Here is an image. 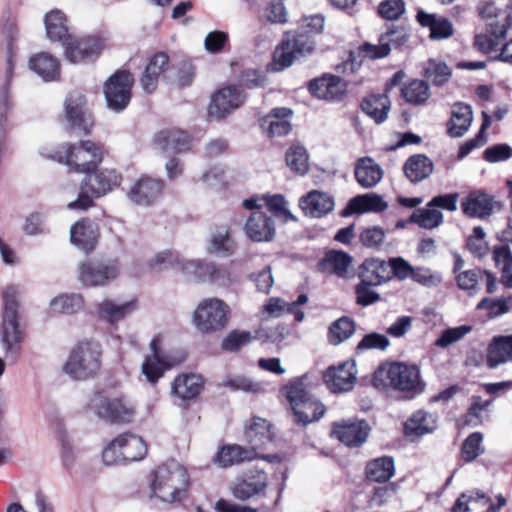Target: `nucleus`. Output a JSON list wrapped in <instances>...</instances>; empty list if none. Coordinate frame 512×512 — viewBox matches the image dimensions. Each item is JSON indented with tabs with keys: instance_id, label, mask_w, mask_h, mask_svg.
<instances>
[{
	"instance_id": "obj_1",
	"label": "nucleus",
	"mask_w": 512,
	"mask_h": 512,
	"mask_svg": "<svg viewBox=\"0 0 512 512\" xmlns=\"http://www.w3.org/2000/svg\"><path fill=\"white\" fill-rule=\"evenodd\" d=\"M4 301L0 325V343L7 358L16 359L25 339V326L22 323L21 290L9 285L2 292Z\"/></svg>"
},
{
	"instance_id": "obj_2",
	"label": "nucleus",
	"mask_w": 512,
	"mask_h": 512,
	"mask_svg": "<svg viewBox=\"0 0 512 512\" xmlns=\"http://www.w3.org/2000/svg\"><path fill=\"white\" fill-rule=\"evenodd\" d=\"M373 385L381 391L394 390L414 397L425 389L417 365L403 362H386L374 373Z\"/></svg>"
},
{
	"instance_id": "obj_3",
	"label": "nucleus",
	"mask_w": 512,
	"mask_h": 512,
	"mask_svg": "<svg viewBox=\"0 0 512 512\" xmlns=\"http://www.w3.org/2000/svg\"><path fill=\"white\" fill-rule=\"evenodd\" d=\"M189 485V475L186 468L172 460L159 465L154 471L150 485L151 497L165 503L180 501Z\"/></svg>"
},
{
	"instance_id": "obj_4",
	"label": "nucleus",
	"mask_w": 512,
	"mask_h": 512,
	"mask_svg": "<svg viewBox=\"0 0 512 512\" xmlns=\"http://www.w3.org/2000/svg\"><path fill=\"white\" fill-rule=\"evenodd\" d=\"M101 344L93 340L77 343L62 366L64 374L75 380H88L94 377L102 366Z\"/></svg>"
},
{
	"instance_id": "obj_5",
	"label": "nucleus",
	"mask_w": 512,
	"mask_h": 512,
	"mask_svg": "<svg viewBox=\"0 0 512 512\" xmlns=\"http://www.w3.org/2000/svg\"><path fill=\"white\" fill-rule=\"evenodd\" d=\"M51 157L78 173H90L104 158L103 148L91 141L82 140L74 144L61 145Z\"/></svg>"
},
{
	"instance_id": "obj_6",
	"label": "nucleus",
	"mask_w": 512,
	"mask_h": 512,
	"mask_svg": "<svg viewBox=\"0 0 512 512\" xmlns=\"http://www.w3.org/2000/svg\"><path fill=\"white\" fill-rule=\"evenodd\" d=\"M121 174L113 168H95L87 173L81 186L77 200L68 203L71 210H86L93 204V197H101L111 192L121 184Z\"/></svg>"
},
{
	"instance_id": "obj_7",
	"label": "nucleus",
	"mask_w": 512,
	"mask_h": 512,
	"mask_svg": "<svg viewBox=\"0 0 512 512\" xmlns=\"http://www.w3.org/2000/svg\"><path fill=\"white\" fill-rule=\"evenodd\" d=\"M109 37L104 34L75 36L64 40V56L72 64H87L96 61L109 48Z\"/></svg>"
},
{
	"instance_id": "obj_8",
	"label": "nucleus",
	"mask_w": 512,
	"mask_h": 512,
	"mask_svg": "<svg viewBox=\"0 0 512 512\" xmlns=\"http://www.w3.org/2000/svg\"><path fill=\"white\" fill-rule=\"evenodd\" d=\"M230 313L229 305L222 299L206 298L197 305L192 321L199 332L215 333L227 326Z\"/></svg>"
},
{
	"instance_id": "obj_9",
	"label": "nucleus",
	"mask_w": 512,
	"mask_h": 512,
	"mask_svg": "<svg viewBox=\"0 0 512 512\" xmlns=\"http://www.w3.org/2000/svg\"><path fill=\"white\" fill-rule=\"evenodd\" d=\"M122 271L119 259L88 260L78 265L77 279L83 287H106L116 281Z\"/></svg>"
},
{
	"instance_id": "obj_10",
	"label": "nucleus",
	"mask_w": 512,
	"mask_h": 512,
	"mask_svg": "<svg viewBox=\"0 0 512 512\" xmlns=\"http://www.w3.org/2000/svg\"><path fill=\"white\" fill-rule=\"evenodd\" d=\"M88 408L99 419L110 423H128L135 414L134 406L125 398L105 393L92 395Z\"/></svg>"
},
{
	"instance_id": "obj_11",
	"label": "nucleus",
	"mask_w": 512,
	"mask_h": 512,
	"mask_svg": "<svg viewBox=\"0 0 512 512\" xmlns=\"http://www.w3.org/2000/svg\"><path fill=\"white\" fill-rule=\"evenodd\" d=\"M315 46V41L307 33L287 36L274 52L273 69L281 71L290 67L296 60L312 54Z\"/></svg>"
},
{
	"instance_id": "obj_12",
	"label": "nucleus",
	"mask_w": 512,
	"mask_h": 512,
	"mask_svg": "<svg viewBox=\"0 0 512 512\" xmlns=\"http://www.w3.org/2000/svg\"><path fill=\"white\" fill-rule=\"evenodd\" d=\"M134 84L133 75L125 70H118L104 83L103 92L107 107L116 112L125 110L131 100Z\"/></svg>"
},
{
	"instance_id": "obj_13",
	"label": "nucleus",
	"mask_w": 512,
	"mask_h": 512,
	"mask_svg": "<svg viewBox=\"0 0 512 512\" xmlns=\"http://www.w3.org/2000/svg\"><path fill=\"white\" fill-rule=\"evenodd\" d=\"M163 342L164 335H155L149 343L150 353L144 357L141 364V374L152 385H155L174 365L172 359L162 350Z\"/></svg>"
},
{
	"instance_id": "obj_14",
	"label": "nucleus",
	"mask_w": 512,
	"mask_h": 512,
	"mask_svg": "<svg viewBox=\"0 0 512 512\" xmlns=\"http://www.w3.org/2000/svg\"><path fill=\"white\" fill-rule=\"evenodd\" d=\"M246 95L238 86L228 85L217 90L211 97L208 114L220 120L239 109L245 102Z\"/></svg>"
},
{
	"instance_id": "obj_15",
	"label": "nucleus",
	"mask_w": 512,
	"mask_h": 512,
	"mask_svg": "<svg viewBox=\"0 0 512 512\" xmlns=\"http://www.w3.org/2000/svg\"><path fill=\"white\" fill-rule=\"evenodd\" d=\"M64 114L71 128H78L88 133L93 126L92 117L87 110L86 98L79 91H72L66 96Z\"/></svg>"
},
{
	"instance_id": "obj_16",
	"label": "nucleus",
	"mask_w": 512,
	"mask_h": 512,
	"mask_svg": "<svg viewBox=\"0 0 512 512\" xmlns=\"http://www.w3.org/2000/svg\"><path fill=\"white\" fill-rule=\"evenodd\" d=\"M310 93L318 99L340 102L347 93V83L339 76L324 74L309 83Z\"/></svg>"
},
{
	"instance_id": "obj_17",
	"label": "nucleus",
	"mask_w": 512,
	"mask_h": 512,
	"mask_svg": "<svg viewBox=\"0 0 512 512\" xmlns=\"http://www.w3.org/2000/svg\"><path fill=\"white\" fill-rule=\"evenodd\" d=\"M94 309L97 318L112 326H116L138 309V302L135 299H131L117 303L113 299L105 298L95 303Z\"/></svg>"
},
{
	"instance_id": "obj_18",
	"label": "nucleus",
	"mask_w": 512,
	"mask_h": 512,
	"mask_svg": "<svg viewBox=\"0 0 512 512\" xmlns=\"http://www.w3.org/2000/svg\"><path fill=\"white\" fill-rule=\"evenodd\" d=\"M257 458H262L270 462L279 460L277 455H260L258 452L253 450H247L245 447L232 444L221 447L214 455L212 461L215 465L221 468H227L245 461H252Z\"/></svg>"
},
{
	"instance_id": "obj_19",
	"label": "nucleus",
	"mask_w": 512,
	"mask_h": 512,
	"mask_svg": "<svg viewBox=\"0 0 512 512\" xmlns=\"http://www.w3.org/2000/svg\"><path fill=\"white\" fill-rule=\"evenodd\" d=\"M333 198L326 192L312 190L299 199V207L303 213L312 218H321L334 209Z\"/></svg>"
},
{
	"instance_id": "obj_20",
	"label": "nucleus",
	"mask_w": 512,
	"mask_h": 512,
	"mask_svg": "<svg viewBox=\"0 0 512 512\" xmlns=\"http://www.w3.org/2000/svg\"><path fill=\"white\" fill-rule=\"evenodd\" d=\"M293 111L286 107L274 108L269 114L259 120L262 132L269 137L287 135L292 126L290 118Z\"/></svg>"
},
{
	"instance_id": "obj_21",
	"label": "nucleus",
	"mask_w": 512,
	"mask_h": 512,
	"mask_svg": "<svg viewBox=\"0 0 512 512\" xmlns=\"http://www.w3.org/2000/svg\"><path fill=\"white\" fill-rule=\"evenodd\" d=\"M408 39L403 29L389 30L380 39V43L373 45L365 43L359 48V54L369 59H379L389 55L391 45H401Z\"/></svg>"
},
{
	"instance_id": "obj_22",
	"label": "nucleus",
	"mask_w": 512,
	"mask_h": 512,
	"mask_svg": "<svg viewBox=\"0 0 512 512\" xmlns=\"http://www.w3.org/2000/svg\"><path fill=\"white\" fill-rule=\"evenodd\" d=\"M508 30H512V26L507 20V14L501 23L487 22L486 32L477 34L475 37V47L482 52L496 51Z\"/></svg>"
},
{
	"instance_id": "obj_23",
	"label": "nucleus",
	"mask_w": 512,
	"mask_h": 512,
	"mask_svg": "<svg viewBox=\"0 0 512 512\" xmlns=\"http://www.w3.org/2000/svg\"><path fill=\"white\" fill-rule=\"evenodd\" d=\"M163 182L158 179L143 177L136 181L128 192V198L142 206H148L160 197Z\"/></svg>"
},
{
	"instance_id": "obj_24",
	"label": "nucleus",
	"mask_w": 512,
	"mask_h": 512,
	"mask_svg": "<svg viewBox=\"0 0 512 512\" xmlns=\"http://www.w3.org/2000/svg\"><path fill=\"white\" fill-rule=\"evenodd\" d=\"M268 486V476L262 470H250L234 486L233 494L240 500H247L265 491Z\"/></svg>"
},
{
	"instance_id": "obj_25",
	"label": "nucleus",
	"mask_w": 512,
	"mask_h": 512,
	"mask_svg": "<svg viewBox=\"0 0 512 512\" xmlns=\"http://www.w3.org/2000/svg\"><path fill=\"white\" fill-rule=\"evenodd\" d=\"M315 385L312 375L306 373L302 376L291 379L283 388L282 393L289 402L292 409L313 397L311 390Z\"/></svg>"
},
{
	"instance_id": "obj_26",
	"label": "nucleus",
	"mask_w": 512,
	"mask_h": 512,
	"mask_svg": "<svg viewBox=\"0 0 512 512\" xmlns=\"http://www.w3.org/2000/svg\"><path fill=\"white\" fill-rule=\"evenodd\" d=\"M169 69V56L164 52H158L152 56L140 78L142 89L146 93H152L156 90L160 79Z\"/></svg>"
},
{
	"instance_id": "obj_27",
	"label": "nucleus",
	"mask_w": 512,
	"mask_h": 512,
	"mask_svg": "<svg viewBox=\"0 0 512 512\" xmlns=\"http://www.w3.org/2000/svg\"><path fill=\"white\" fill-rule=\"evenodd\" d=\"M323 381L332 393L348 392L352 388V362L330 366L323 372Z\"/></svg>"
},
{
	"instance_id": "obj_28",
	"label": "nucleus",
	"mask_w": 512,
	"mask_h": 512,
	"mask_svg": "<svg viewBox=\"0 0 512 512\" xmlns=\"http://www.w3.org/2000/svg\"><path fill=\"white\" fill-rule=\"evenodd\" d=\"M29 68L46 82L58 81L61 76L59 59L48 52H40L29 59Z\"/></svg>"
},
{
	"instance_id": "obj_29",
	"label": "nucleus",
	"mask_w": 512,
	"mask_h": 512,
	"mask_svg": "<svg viewBox=\"0 0 512 512\" xmlns=\"http://www.w3.org/2000/svg\"><path fill=\"white\" fill-rule=\"evenodd\" d=\"M154 143L165 153H182L189 149L190 137L180 129H164L155 135Z\"/></svg>"
},
{
	"instance_id": "obj_30",
	"label": "nucleus",
	"mask_w": 512,
	"mask_h": 512,
	"mask_svg": "<svg viewBox=\"0 0 512 512\" xmlns=\"http://www.w3.org/2000/svg\"><path fill=\"white\" fill-rule=\"evenodd\" d=\"M204 384L205 382L201 375L183 373L175 377L171 384V392L184 401L192 400L201 393Z\"/></svg>"
},
{
	"instance_id": "obj_31",
	"label": "nucleus",
	"mask_w": 512,
	"mask_h": 512,
	"mask_svg": "<svg viewBox=\"0 0 512 512\" xmlns=\"http://www.w3.org/2000/svg\"><path fill=\"white\" fill-rule=\"evenodd\" d=\"M98 240L96 225L90 220L76 222L70 228V241L80 250L90 252L94 249Z\"/></svg>"
},
{
	"instance_id": "obj_32",
	"label": "nucleus",
	"mask_w": 512,
	"mask_h": 512,
	"mask_svg": "<svg viewBox=\"0 0 512 512\" xmlns=\"http://www.w3.org/2000/svg\"><path fill=\"white\" fill-rule=\"evenodd\" d=\"M308 301V297L305 294L298 296L296 301L286 302L281 298L272 297L264 305L262 312L268 317L277 318L282 316L284 313H290L294 315L296 321L301 322L305 314L301 311L298 306L303 305Z\"/></svg>"
},
{
	"instance_id": "obj_33",
	"label": "nucleus",
	"mask_w": 512,
	"mask_h": 512,
	"mask_svg": "<svg viewBox=\"0 0 512 512\" xmlns=\"http://www.w3.org/2000/svg\"><path fill=\"white\" fill-rule=\"evenodd\" d=\"M245 439L249 444L247 450H258L267 447L273 439L271 425L263 418L255 417L245 430Z\"/></svg>"
},
{
	"instance_id": "obj_34",
	"label": "nucleus",
	"mask_w": 512,
	"mask_h": 512,
	"mask_svg": "<svg viewBox=\"0 0 512 512\" xmlns=\"http://www.w3.org/2000/svg\"><path fill=\"white\" fill-rule=\"evenodd\" d=\"M359 277L364 284L377 286L391 279V270L384 260L370 258L359 267Z\"/></svg>"
},
{
	"instance_id": "obj_35",
	"label": "nucleus",
	"mask_w": 512,
	"mask_h": 512,
	"mask_svg": "<svg viewBox=\"0 0 512 512\" xmlns=\"http://www.w3.org/2000/svg\"><path fill=\"white\" fill-rule=\"evenodd\" d=\"M245 232L253 241H270L275 234V227L271 218L255 211L245 224Z\"/></svg>"
},
{
	"instance_id": "obj_36",
	"label": "nucleus",
	"mask_w": 512,
	"mask_h": 512,
	"mask_svg": "<svg viewBox=\"0 0 512 512\" xmlns=\"http://www.w3.org/2000/svg\"><path fill=\"white\" fill-rule=\"evenodd\" d=\"M452 512H497L488 496L479 491L462 493L456 500Z\"/></svg>"
},
{
	"instance_id": "obj_37",
	"label": "nucleus",
	"mask_w": 512,
	"mask_h": 512,
	"mask_svg": "<svg viewBox=\"0 0 512 512\" xmlns=\"http://www.w3.org/2000/svg\"><path fill=\"white\" fill-rule=\"evenodd\" d=\"M354 177L362 188L369 189L381 181L383 170L372 158L363 157L354 167Z\"/></svg>"
},
{
	"instance_id": "obj_38",
	"label": "nucleus",
	"mask_w": 512,
	"mask_h": 512,
	"mask_svg": "<svg viewBox=\"0 0 512 512\" xmlns=\"http://www.w3.org/2000/svg\"><path fill=\"white\" fill-rule=\"evenodd\" d=\"M463 212L470 217L484 218L489 216L493 211L492 198L482 192H471L461 204Z\"/></svg>"
},
{
	"instance_id": "obj_39",
	"label": "nucleus",
	"mask_w": 512,
	"mask_h": 512,
	"mask_svg": "<svg viewBox=\"0 0 512 512\" xmlns=\"http://www.w3.org/2000/svg\"><path fill=\"white\" fill-rule=\"evenodd\" d=\"M433 169V162L423 154L410 156L403 166L405 176L414 184L427 179L432 174Z\"/></svg>"
},
{
	"instance_id": "obj_40",
	"label": "nucleus",
	"mask_w": 512,
	"mask_h": 512,
	"mask_svg": "<svg viewBox=\"0 0 512 512\" xmlns=\"http://www.w3.org/2000/svg\"><path fill=\"white\" fill-rule=\"evenodd\" d=\"M512 361V335L495 337L488 346L487 365L490 368Z\"/></svg>"
},
{
	"instance_id": "obj_41",
	"label": "nucleus",
	"mask_w": 512,
	"mask_h": 512,
	"mask_svg": "<svg viewBox=\"0 0 512 512\" xmlns=\"http://www.w3.org/2000/svg\"><path fill=\"white\" fill-rule=\"evenodd\" d=\"M361 109L375 123L381 124L388 118L391 102L386 94H373L363 99Z\"/></svg>"
},
{
	"instance_id": "obj_42",
	"label": "nucleus",
	"mask_w": 512,
	"mask_h": 512,
	"mask_svg": "<svg viewBox=\"0 0 512 512\" xmlns=\"http://www.w3.org/2000/svg\"><path fill=\"white\" fill-rule=\"evenodd\" d=\"M472 120L473 112L469 105L463 103L453 105L448 122V134L451 137L463 136L470 128Z\"/></svg>"
},
{
	"instance_id": "obj_43",
	"label": "nucleus",
	"mask_w": 512,
	"mask_h": 512,
	"mask_svg": "<svg viewBox=\"0 0 512 512\" xmlns=\"http://www.w3.org/2000/svg\"><path fill=\"white\" fill-rule=\"evenodd\" d=\"M437 427V420L433 414L418 410L406 421L405 434L407 436L421 437L433 432Z\"/></svg>"
},
{
	"instance_id": "obj_44",
	"label": "nucleus",
	"mask_w": 512,
	"mask_h": 512,
	"mask_svg": "<svg viewBox=\"0 0 512 512\" xmlns=\"http://www.w3.org/2000/svg\"><path fill=\"white\" fill-rule=\"evenodd\" d=\"M116 438L120 448H122L124 463L140 461L145 457L147 447L141 437L131 433H123Z\"/></svg>"
},
{
	"instance_id": "obj_45",
	"label": "nucleus",
	"mask_w": 512,
	"mask_h": 512,
	"mask_svg": "<svg viewBox=\"0 0 512 512\" xmlns=\"http://www.w3.org/2000/svg\"><path fill=\"white\" fill-rule=\"evenodd\" d=\"M84 306L85 299L82 294L65 293L51 299L49 309L53 314L72 315L80 312Z\"/></svg>"
},
{
	"instance_id": "obj_46",
	"label": "nucleus",
	"mask_w": 512,
	"mask_h": 512,
	"mask_svg": "<svg viewBox=\"0 0 512 512\" xmlns=\"http://www.w3.org/2000/svg\"><path fill=\"white\" fill-rule=\"evenodd\" d=\"M46 35L51 41H58L64 44L67 39L69 28L65 14L60 10H52L44 17Z\"/></svg>"
},
{
	"instance_id": "obj_47",
	"label": "nucleus",
	"mask_w": 512,
	"mask_h": 512,
	"mask_svg": "<svg viewBox=\"0 0 512 512\" xmlns=\"http://www.w3.org/2000/svg\"><path fill=\"white\" fill-rule=\"evenodd\" d=\"M418 22L430 29V37L432 39H446L452 36L453 27L451 22L443 17H438L435 14H428L424 11H419L417 14Z\"/></svg>"
},
{
	"instance_id": "obj_48",
	"label": "nucleus",
	"mask_w": 512,
	"mask_h": 512,
	"mask_svg": "<svg viewBox=\"0 0 512 512\" xmlns=\"http://www.w3.org/2000/svg\"><path fill=\"white\" fill-rule=\"evenodd\" d=\"M350 263L351 257L349 254L339 250H330L326 252L325 257L319 262V269L322 272L343 277L347 273Z\"/></svg>"
},
{
	"instance_id": "obj_49",
	"label": "nucleus",
	"mask_w": 512,
	"mask_h": 512,
	"mask_svg": "<svg viewBox=\"0 0 512 512\" xmlns=\"http://www.w3.org/2000/svg\"><path fill=\"white\" fill-rule=\"evenodd\" d=\"M395 473L392 457L384 456L370 461L365 469L366 477L374 482H386Z\"/></svg>"
},
{
	"instance_id": "obj_50",
	"label": "nucleus",
	"mask_w": 512,
	"mask_h": 512,
	"mask_svg": "<svg viewBox=\"0 0 512 512\" xmlns=\"http://www.w3.org/2000/svg\"><path fill=\"white\" fill-rule=\"evenodd\" d=\"M292 411L298 424L307 425L322 418L326 412V407L312 397L308 401L302 402L297 409H292Z\"/></svg>"
},
{
	"instance_id": "obj_51",
	"label": "nucleus",
	"mask_w": 512,
	"mask_h": 512,
	"mask_svg": "<svg viewBox=\"0 0 512 512\" xmlns=\"http://www.w3.org/2000/svg\"><path fill=\"white\" fill-rule=\"evenodd\" d=\"M236 248L235 241L230 237L227 228H219L215 230L208 244V251L221 257L231 256Z\"/></svg>"
},
{
	"instance_id": "obj_52",
	"label": "nucleus",
	"mask_w": 512,
	"mask_h": 512,
	"mask_svg": "<svg viewBox=\"0 0 512 512\" xmlns=\"http://www.w3.org/2000/svg\"><path fill=\"white\" fill-rule=\"evenodd\" d=\"M401 96L412 105H423L431 96L430 88L424 80L415 79L401 89Z\"/></svg>"
},
{
	"instance_id": "obj_53",
	"label": "nucleus",
	"mask_w": 512,
	"mask_h": 512,
	"mask_svg": "<svg viewBox=\"0 0 512 512\" xmlns=\"http://www.w3.org/2000/svg\"><path fill=\"white\" fill-rule=\"evenodd\" d=\"M493 260L497 267L501 266L503 283L512 288V253L508 245H497L492 251Z\"/></svg>"
},
{
	"instance_id": "obj_54",
	"label": "nucleus",
	"mask_w": 512,
	"mask_h": 512,
	"mask_svg": "<svg viewBox=\"0 0 512 512\" xmlns=\"http://www.w3.org/2000/svg\"><path fill=\"white\" fill-rule=\"evenodd\" d=\"M443 213L435 207H429L428 204L423 209H418L410 216V222L418 224L425 229H434L443 222Z\"/></svg>"
},
{
	"instance_id": "obj_55",
	"label": "nucleus",
	"mask_w": 512,
	"mask_h": 512,
	"mask_svg": "<svg viewBox=\"0 0 512 512\" xmlns=\"http://www.w3.org/2000/svg\"><path fill=\"white\" fill-rule=\"evenodd\" d=\"M388 207L380 195L367 193L354 197V213H379Z\"/></svg>"
},
{
	"instance_id": "obj_56",
	"label": "nucleus",
	"mask_w": 512,
	"mask_h": 512,
	"mask_svg": "<svg viewBox=\"0 0 512 512\" xmlns=\"http://www.w3.org/2000/svg\"><path fill=\"white\" fill-rule=\"evenodd\" d=\"M286 163L292 171L304 175L309 167L306 149L299 144H293L286 152Z\"/></svg>"
},
{
	"instance_id": "obj_57",
	"label": "nucleus",
	"mask_w": 512,
	"mask_h": 512,
	"mask_svg": "<svg viewBox=\"0 0 512 512\" xmlns=\"http://www.w3.org/2000/svg\"><path fill=\"white\" fill-rule=\"evenodd\" d=\"M352 335V320L349 317H341L334 321L328 330V342L337 346L349 339Z\"/></svg>"
},
{
	"instance_id": "obj_58",
	"label": "nucleus",
	"mask_w": 512,
	"mask_h": 512,
	"mask_svg": "<svg viewBox=\"0 0 512 512\" xmlns=\"http://www.w3.org/2000/svg\"><path fill=\"white\" fill-rule=\"evenodd\" d=\"M424 76L435 86H442L449 81L451 70L445 63L431 59L424 68Z\"/></svg>"
},
{
	"instance_id": "obj_59",
	"label": "nucleus",
	"mask_w": 512,
	"mask_h": 512,
	"mask_svg": "<svg viewBox=\"0 0 512 512\" xmlns=\"http://www.w3.org/2000/svg\"><path fill=\"white\" fill-rule=\"evenodd\" d=\"M269 210L285 222L296 221V217L290 212L288 203L281 194L267 195L262 197Z\"/></svg>"
},
{
	"instance_id": "obj_60",
	"label": "nucleus",
	"mask_w": 512,
	"mask_h": 512,
	"mask_svg": "<svg viewBox=\"0 0 512 512\" xmlns=\"http://www.w3.org/2000/svg\"><path fill=\"white\" fill-rule=\"evenodd\" d=\"M180 262V254L175 250L168 249L153 255L148 260V266L155 271H161L169 267L178 266Z\"/></svg>"
},
{
	"instance_id": "obj_61",
	"label": "nucleus",
	"mask_w": 512,
	"mask_h": 512,
	"mask_svg": "<svg viewBox=\"0 0 512 512\" xmlns=\"http://www.w3.org/2000/svg\"><path fill=\"white\" fill-rule=\"evenodd\" d=\"M478 310H488L490 317H497L512 309V295L505 298H484L477 304Z\"/></svg>"
},
{
	"instance_id": "obj_62",
	"label": "nucleus",
	"mask_w": 512,
	"mask_h": 512,
	"mask_svg": "<svg viewBox=\"0 0 512 512\" xmlns=\"http://www.w3.org/2000/svg\"><path fill=\"white\" fill-rule=\"evenodd\" d=\"M223 385L231 390H241L243 392L259 393L263 391L261 383L252 381L242 375H228L223 380Z\"/></svg>"
},
{
	"instance_id": "obj_63",
	"label": "nucleus",
	"mask_w": 512,
	"mask_h": 512,
	"mask_svg": "<svg viewBox=\"0 0 512 512\" xmlns=\"http://www.w3.org/2000/svg\"><path fill=\"white\" fill-rule=\"evenodd\" d=\"M482 277V270L471 269L461 271L456 275V282L461 290L468 291L471 295L480 290L479 280Z\"/></svg>"
},
{
	"instance_id": "obj_64",
	"label": "nucleus",
	"mask_w": 512,
	"mask_h": 512,
	"mask_svg": "<svg viewBox=\"0 0 512 512\" xmlns=\"http://www.w3.org/2000/svg\"><path fill=\"white\" fill-rule=\"evenodd\" d=\"M412 280L422 286L434 288L442 283L443 277L440 272L434 271L428 267H416Z\"/></svg>"
}]
</instances>
